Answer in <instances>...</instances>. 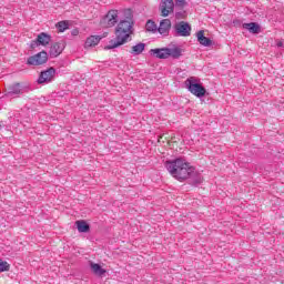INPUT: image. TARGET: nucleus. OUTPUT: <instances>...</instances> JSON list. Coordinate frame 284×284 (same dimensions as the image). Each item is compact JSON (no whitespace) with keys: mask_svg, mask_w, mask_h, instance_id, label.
<instances>
[{"mask_svg":"<svg viewBox=\"0 0 284 284\" xmlns=\"http://www.w3.org/2000/svg\"><path fill=\"white\" fill-rule=\"evenodd\" d=\"M159 10L162 17H170L174 13V0H161Z\"/></svg>","mask_w":284,"mask_h":284,"instance_id":"nucleus-9","label":"nucleus"},{"mask_svg":"<svg viewBox=\"0 0 284 284\" xmlns=\"http://www.w3.org/2000/svg\"><path fill=\"white\" fill-rule=\"evenodd\" d=\"M151 57H155V59H179L183 55V49L180 47L174 48H161V49H151L149 51Z\"/></svg>","mask_w":284,"mask_h":284,"instance_id":"nucleus-3","label":"nucleus"},{"mask_svg":"<svg viewBox=\"0 0 284 284\" xmlns=\"http://www.w3.org/2000/svg\"><path fill=\"white\" fill-rule=\"evenodd\" d=\"M91 270L97 276H103V274L106 272L103 267L100 266V264L97 263H91Z\"/></svg>","mask_w":284,"mask_h":284,"instance_id":"nucleus-19","label":"nucleus"},{"mask_svg":"<svg viewBox=\"0 0 284 284\" xmlns=\"http://www.w3.org/2000/svg\"><path fill=\"white\" fill-rule=\"evenodd\" d=\"M55 74H57V70L51 67L40 73V75L38 78V83L40 85H45L48 83H52V81H54Z\"/></svg>","mask_w":284,"mask_h":284,"instance_id":"nucleus-7","label":"nucleus"},{"mask_svg":"<svg viewBox=\"0 0 284 284\" xmlns=\"http://www.w3.org/2000/svg\"><path fill=\"white\" fill-rule=\"evenodd\" d=\"M37 39L40 45H48L50 41H52V37H50V34L45 32H41L40 34H38Z\"/></svg>","mask_w":284,"mask_h":284,"instance_id":"nucleus-15","label":"nucleus"},{"mask_svg":"<svg viewBox=\"0 0 284 284\" xmlns=\"http://www.w3.org/2000/svg\"><path fill=\"white\" fill-rule=\"evenodd\" d=\"M55 28L59 32H65V30L70 28V24L68 23V21H60L55 24Z\"/></svg>","mask_w":284,"mask_h":284,"instance_id":"nucleus-22","label":"nucleus"},{"mask_svg":"<svg viewBox=\"0 0 284 284\" xmlns=\"http://www.w3.org/2000/svg\"><path fill=\"white\" fill-rule=\"evenodd\" d=\"M196 37L200 45H204V48H210V45H212V40L205 37V32L203 30L197 31Z\"/></svg>","mask_w":284,"mask_h":284,"instance_id":"nucleus-13","label":"nucleus"},{"mask_svg":"<svg viewBox=\"0 0 284 284\" xmlns=\"http://www.w3.org/2000/svg\"><path fill=\"white\" fill-rule=\"evenodd\" d=\"M14 94H21V84L17 83L9 89L8 95L14 97Z\"/></svg>","mask_w":284,"mask_h":284,"instance_id":"nucleus-20","label":"nucleus"},{"mask_svg":"<svg viewBox=\"0 0 284 284\" xmlns=\"http://www.w3.org/2000/svg\"><path fill=\"white\" fill-rule=\"evenodd\" d=\"M276 45H277V48H283L284 43H283V41H278V42L276 43Z\"/></svg>","mask_w":284,"mask_h":284,"instance_id":"nucleus-27","label":"nucleus"},{"mask_svg":"<svg viewBox=\"0 0 284 284\" xmlns=\"http://www.w3.org/2000/svg\"><path fill=\"white\" fill-rule=\"evenodd\" d=\"M176 19H185V11H180L175 13Z\"/></svg>","mask_w":284,"mask_h":284,"instance_id":"nucleus-26","label":"nucleus"},{"mask_svg":"<svg viewBox=\"0 0 284 284\" xmlns=\"http://www.w3.org/2000/svg\"><path fill=\"white\" fill-rule=\"evenodd\" d=\"M102 28H114L119 23V10H110L100 21Z\"/></svg>","mask_w":284,"mask_h":284,"instance_id":"nucleus-5","label":"nucleus"},{"mask_svg":"<svg viewBox=\"0 0 284 284\" xmlns=\"http://www.w3.org/2000/svg\"><path fill=\"white\" fill-rule=\"evenodd\" d=\"M28 65H43V63H48V52L41 51L36 55H31L27 60Z\"/></svg>","mask_w":284,"mask_h":284,"instance_id":"nucleus-8","label":"nucleus"},{"mask_svg":"<svg viewBox=\"0 0 284 284\" xmlns=\"http://www.w3.org/2000/svg\"><path fill=\"white\" fill-rule=\"evenodd\" d=\"M145 29L148 32H156L159 30V27H156V23L152 20H149L145 24Z\"/></svg>","mask_w":284,"mask_h":284,"instance_id":"nucleus-21","label":"nucleus"},{"mask_svg":"<svg viewBox=\"0 0 284 284\" xmlns=\"http://www.w3.org/2000/svg\"><path fill=\"white\" fill-rule=\"evenodd\" d=\"M243 28L248 30L252 34H258V32H261V26L256 22L244 23Z\"/></svg>","mask_w":284,"mask_h":284,"instance_id":"nucleus-14","label":"nucleus"},{"mask_svg":"<svg viewBox=\"0 0 284 284\" xmlns=\"http://www.w3.org/2000/svg\"><path fill=\"white\" fill-rule=\"evenodd\" d=\"M39 45H41V44L39 43L38 39L32 40L30 43V48H32V50H34V48H39Z\"/></svg>","mask_w":284,"mask_h":284,"instance_id":"nucleus-25","label":"nucleus"},{"mask_svg":"<svg viewBox=\"0 0 284 284\" xmlns=\"http://www.w3.org/2000/svg\"><path fill=\"white\" fill-rule=\"evenodd\" d=\"M75 225L78 227V232H80V233H88V232H90V224H88L87 221H83V220L77 221Z\"/></svg>","mask_w":284,"mask_h":284,"instance_id":"nucleus-17","label":"nucleus"},{"mask_svg":"<svg viewBox=\"0 0 284 284\" xmlns=\"http://www.w3.org/2000/svg\"><path fill=\"white\" fill-rule=\"evenodd\" d=\"M187 6V1L185 0H175V8H180V10H183Z\"/></svg>","mask_w":284,"mask_h":284,"instance_id":"nucleus-24","label":"nucleus"},{"mask_svg":"<svg viewBox=\"0 0 284 284\" xmlns=\"http://www.w3.org/2000/svg\"><path fill=\"white\" fill-rule=\"evenodd\" d=\"M165 168L171 176L178 181H185L194 174V166L190 165V162L181 158L166 161Z\"/></svg>","mask_w":284,"mask_h":284,"instance_id":"nucleus-1","label":"nucleus"},{"mask_svg":"<svg viewBox=\"0 0 284 284\" xmlns=\"http://www.w3.org/2000/svg\"><path fill=\"white\" fill-rule=\"evenodd\" d=\"M191 179L192 185H201L203 183V176L201 174L196 173V169H194V174L189 176Z\"/></svg>","mask_w":284,"mask_h":284,"instance_id":"nucleus-18","label":"nucleus"},{"mask_svg":"<svg viewBox=\"0 0 284 284\" xmlns=\"http://www.w3.org/2000/svg\"><path fill=\"white\" fill-rule=\"evenodd\" d=\"M105 37H108V32H104L102 36L89 37L84 43V48H94V45H99L101 39H105Z\"/></svg>","mask_w":284,"mask_h":284,"instance_id":"nucleus-10","label":"nucleus"},{"mask_svg":"<svg viewBox=\"0 0 284 284\" xmlns=\"http://www.w3.org/2000/svg\"><path fill=\"white\" fill-rule=\"evenodd\" d=\"M132 19L121 20L115 28V39L110 40L109 45L105 47V50H114V48H119V45H123L128 43V39H130V34H132Z\"/></svg>","mask_w":284,"mask_h":284,"instance_id":"nucleus-2","label":"nucleus"},{"mask_svg":"<svg viewBox=\"0 0 284 284\" xmlns=\"http://www.w3.org/2000/svg\"><path fill=\"white\" fill-rule=\"evenodd\" d=\"M185 85L189 90V92H191V94H194V97H197V99H201L205 95V93L207 92L204 87H202L196 78L191 77L185 81Z\"/></svg>","mask_w":284,"mask_h":284,"instance_id":"nucleus-4","label":"nucleus"},{"mask_svg":"<svg viewBox=\"0 0 284 284\" xmlns=\"http://www.w3.org/2000/svg\"><path fill=\"white\" fill-rule=\"evenodd\" d=\"M0 272H10V264L8 262L0 260Z\"/></svg>","mask_w":284,"mask_h":284,"instance_id":"nucleus-23","label":"nucleus"},{"mask_svg":"<svg viewBox=\"0 0 284 284\" xmlns=\"http://www.w3.org/2000/svg\"><path fill=\"white\" fill-rule=\"evenodd\" d=\"M170 28H172V21H170V19H164L160 22L158 32H160L163 37H168L170 34Z\"/></svg>","mask_w":284,"mask_h":284,"instance_id":"nucleus-12","label":"nucleus"},{"mask_svg":"<svg viewBox=\"0 0 284 284\" xmlns=\"http://www.w3.org/2000/svg\"><path fill=\"white\" fill-rule=\"evenodd\" d=\"M63 50H65V44L63 42H55L51 45L49 54L52 59H55V57H59Z\"/></svg>","mask_w":284,"mask_h":284,"instance_id":"nucleus-11","label":"nucleus"},{"mask_svg":"<svg viewBox=\"0 0 284 284\" xmlns=\"http://www.w3.org/2000/svg\"><path fill=\"white\" fill-rule=\"evenodd\" d=\"M175 37H190L192 34V26L185 21L174 24Z\"/></svg>","mask_w":284,"mask_h":284,"instance_id":"nucleus-6","label":"nucleus"},{"mask_svg":"<svg viewBox=\"0 0 284 284\" xmlns=\"http://www.w3.org/2000/svg\"><path fill=\"white\" fill-rule=\"evenodd\" d=\"M143 50H145V43L139 42L138 44L133 45L130 53L133 57H139V54L143 53Z\"/></svg>","mask_w":284,"mask_h":284,"instance_id":"nucleus-16","label":"nucleus"}]
</instances>
